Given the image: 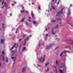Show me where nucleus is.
Masks as SVG:
<instances>
[{"label":"nucleus","instance_id":"f257e3e1","mask_svg":"<svg viewBox=\"0 0 73 73\" xmlns=\"http://www.w3.org/2000/svg\"><path fill=\"white\" fill-rule=\"evenodd\" d=\"M59 60L58 59L56 60L55 64L56 66L58 67V69L60 73H66V68L65 66V60H64L62 64V66H60L59 65Z\"/></svg>","mask_w":73,"mask_h":73},{"label":"nucleus","instance_id":"f03ea898","mask_svg":"<svg viewBox=\"0 0 73 73\" xmlns=\"http://www.w3.org/2000/svg\"><path fill=\"white\" fill-rule=\"evenodd\" d=\"M12 52L13 54L11 55V57L14 62L13 65H15V64L16 62V54H15V51H12Z\"/></svg>","mask_w":73,"mask_h":73},{"label":"nucleus","instance_id":"7ed1b4c3","mask_svg":"<svg viewBox=\"0 0 73 73\" xmlns=\"http://www.w3.org/2000/svg\"><path fill=\"white\" fill-rule=\"evenodd\" d=\"M1 2L2 1V5H3L2 8L3 9H6L7 8V5L6 4L5 2H4V0H0Z\"/></svg>","mask_w":73,"mask_h":73},{"label":"nucleus","instance_id":"20e7f679","mask_svg":"<svg viewBox=\"0 0 73 73\" xmlns=\"http://www.w3.org/2000/svg\"><path fill=\"white\" fill-rule=\"evenodd\" d=\"M45 55H44L42 57L38 59V61H40L41 63H43L45 61Z\"/></svg>","mask_w":73,"mask_h":73},{"label":"nucleus","instance_id":"39448f33","mask_svg":"<svg viewBox=\"0 0 73 73\" xmlns=\"http://www.w3.org/2000/svg\"><path fill=\"white\" fill-rule=\"evenodd\" d=\"M70 9H68V13L67 14V20H69V19L70 18L69 17V16H70Z\"/></svg>","mask_w":73,"mask_h":73},{"label":"nucleus","instance_id":"423d86ee","mask_svg":"<svg viewBox=\"0 0 73 73\" xmlns=\"http://www.w3.org/2000/svg\"><path fill=\"white\" fill-rule=\"evenodd\" d=\"M32 36V35H30L29 36V37H27L25 38V42L24 43H23V45H24L25 44V43H26V42L28 40H29V37H30Z\"/></svg>","mask_w":73,"mask_h":73},{"label":"nucleus","instance_id":"0eeeda50","mask_svg":"<svg viewBox=\"0 0 73 73\" xmlns=\"http://www.w3.org/2000/svg\"><path fill=\"white\" fill-rule=\"evenodd\" d=\"M18 46V44H15L13 45V46L11 48V50H12L14 48H15V50L16 52V49L17 48V47Z\"/></svg>","mask_w":73,"mask_h":73},{"label":"nucleus","instance_id":"6e6552de","mask_svg":"<svg viewBox=\"0 0 73 73\" xmlns=\"http://www.w3.org/2000/svg\"><path fill=\"white\" fill-rule=\"evenodd\" d=\"M53 45V43L50 44L46 47L45 49H50V48H51V46H52Z\"/></svg>","mask_w":73,"mask_h":73},{"label":"nucleus","instance_id":"1a4fd4ad","mask_svg":"<svg viewBox=\"0 0 73 73\" xmlns=\"http://www.w3.org/2000/svg\"><path fill=\"white\" fill-rule=\"evenodd\" d=\"M63 9H64V8L62 9L60 12H58L56 15V16H59L60 15V13H62V11H63Z\"/></svg>","mask_w":73,"mask_h":73},{"label":"nucleus","instance_id":"9d476101","mask_svg":"<svg viewBox=\"0 0 73 73\" xmlns=\"http://www.w3.org/2000/svg\"><path fill=\"white\" fill-rule=\"evenodd\" d=\"M65 52H67V53H69V51H64L63 52H62L61 54H60V56L61 57L62 55H63V53H65Z\"/></svg>","mask_w":73,"mask_h":73},{"label":"nucleus","instance_id":"9b49d317","mask_svg":"<svg viewBox=\"0 0 73 73\" xmlns=\"http://www.w3.org/2000/svg\"><path fill=\"white\" fill-rule=\"evenodd\" d=\"M61 18H59V19H56V20H52V21H51V23H54V22H55L56 20H57V21H60L61 20Z\"/></svg>","mask_w":73,"mask_h":73},{"label":"nucleus","instance_id":"f8f14e48","mask_svg":"<svg viewBox=\"0 0 73 73\" xmlns=\"http://www.w3.org/2000/svg\"><path fill=\"white\" fill-rule=\"evenodd\" d=\"M2 54H3V55L2 56L3 57V60H4L5 58L4 57V54H5V52H4L3 51L2 52Z\"/></svg>","mask_w":73,"mask_h":73},{"label":"nucleus","instance_id":"ddd939ff","mask_svg":"<svg viewBox=\"0 0 73 73\" xmlns=\"http://www.w3.org/2000/svg\"><path fill=\"white\" fill-rule=\"evenodd\" d=\"M31 16L33 19H35V15H34V14L33 13V12L32 11H31Z\"/></svg>","mask_w":73,"mask_h":73},{"label":"nucleus","instance_id":"4468645a","mask_svg":"<svg viewBox=\"0 0 73 73\" xmlns=\"http://www.w3.org/2000/svg\"><path fill=\"white\" fill-rule=\"evenodd\" d=\"M51 33L52 34V35H54L56 33V31H54L53 30V29H52V30L51 31Z\"/></svg>","mask_w":73,"mask_h":73},{"label":"nucleus","instance_id":"2eb2a0df","mask_svg":"<svg viewBox=\"0 0 73 73\" xmlns=\"http://www.w3.org/2000/svg\"><path fill=\"white\" fill-rule=\"evenodd\" d=\"M54 72H55V73H56L57 72V69H56V66H54Z\"/></svg>","mask_w":73,"mask_h":73},{"label":"nucleus","instance_id":"dca6fc26","mask_svg":"<svg viewBox=\"0 0 73 73\" xmlns=\"http://www.w3.org/2000/svg\"><path fill=\"white\" fill-rule=\"evenodd\" d=\"M26 69V67L23 68L22 70V72H24Z\"/></svg>","mask_w":73,"mask_h":73},{"label":"nucleus","instance_id":"f3484780","mask_svg":"<svg viewBox=\"0 0 73 73\" xmlns=\"http://www.w3.org/2000/svg\"><path fill=\"white\" fill-rule=\"evenodd\" d=\"M49 70V68L47 67V68L45 70V71L46 72H48V71Z\"/></svg>","mask_w":73,"mask_h":73},{"label":"nucleus","instance_id":"a211bd4d","mask_svg":"<svg viewBox=\"0 0 73 73\" xmlns=\"http://www.w3.org/2000/svg\"><path fill=\"white\" fill-rule=\"evenodd\" d=\"M25 19V17H23V18L22 19L21 21V22H23V21H24Z\"/></svg>","mask_w":73,"mask_h":73},{"label":"nucleus","instance_id":"6ab92c4d","mask_svg":"<svg viewBox=\"0 0 73 73\" xmlns=\"http://www.w3.org/2000/svg\"><path fill=\"white\" fill-rule=\"evenodd\" d=\"M30 19H31V17H29L28 20L29 22H31V20Z\"/></svg>","mask_w":73,"mask_h":73},{"label":"nucleus","instance_id":"aec40b11","mask_svg":"<svg viewBox=\"0 0 73 73\" xmlns=\"http://www.w3.org/2000/svg\"><path fill=\"white\" fill-rule=\"evenodd\" d=\"M25 11L24 10H21V13H24Z\"/></svg>","mask_w":73,"mask_h":73},{"label":"nucleus","instance_id":"412c9836","mask_svg":"<svg viewBox=\"0 0 73 73\" xmlns=\"http://www.w3.org/2000/svg\"><path fill=\"white\" fill-rule=\"evenodd\" d=\"M48 36V34H46L45 35V37L46 39V37Z\"/></svg>","mask_w":73,"mask_h":73},{"label":"nucleus","instance_id":"4be33fe9","mask_svg":"<svg viewBox=\"0 0 73 73\" xmlns=\"http://www.w3.org/2000/svg\"><path fill=\"white\" fill-rule=\"evenodd\" d=\"M25 49H26L25 47H24L22 49V51H23V52H24V51L25 50Z\"/></svg>","mask_w":73,"mask_h":73},{"label":"nucleus","instance_id":"5701e85b","mask_svg":"<svg viewBox=\"0 0 73 73\" xmlns=\"http://www.w3.org/2000/svg\"><path fill=\"white\" fill-rule=\"evenodd\" d=\"M49 64V62H48L47 63L45 64V66H48V65Z\"/></svg>","mask_w":73,"mask_h":73},{"label":"nucleus","instance_id":"b1692460","mask_svg":"<svg viewBox=\"0 0 73 73\" xmlns=\"http://www.w3.org/2000/svg\"><path fill=\"white\" fill-rule=\"evenodd\" d=\"M33 24H34V25H35V24H36V22L35 21H33Z\"/></svg>","mask_w":73,"mask_h":73},{"label":"nucleus","instance_id":"393cba45","mask_svg":"<svg viewBox=\"0 0 73 73\" xmlns=\"http://www.w3.org/2000/svg\"><path fill=\"white\" fill-rule=\"evenodd\" d=\"M4 25H5V23H3L2 24V27L3 28H4Z\"/></svg>","mask_w":73,"mask_h":73},{"label":"nucleus","instance_id":"a878e982","mask_svg":"<svg viewBox=\"0 0 73 73\" xmlns=\"http://www.w3.org/2000/svg\"><path fill=\"white\" fill-rule=\"evenodd\" d=\"M55 29H57V28H58V25H57L55 27Z\"/></svg>","mask_w":73,"mask_h":73},{"label":"nucleus","instance_id":"bb28decb","mask_svg":"<svg viewBox=\"0 0 73 73\" xmlns=\"http://www.w3.org/2000/svg\"><path fill=\"white\" fill-rule=\"evenodd\" d=\"M55 40H58V41L60 40V39H59V38H58L57 37H56L55 38Z\"/></svg>","mask_w":73,"mask_h":73},{"label":"nucleus","instance_id":"cd10ccee","mask_svg":"<svg viewBox=\"0 0 73 73\" xmlns=\"http://www.w3.org/2000/svg\"><path fill=\"white\" fill-rule=\"evenodd\" d=\"M70 50H71V51H73V49H72V48L71 47H70Z\"/></svg>","mask_w":73,"mask_h":73},{"label":"nucleus","instance_id":"c85d7f7f","mask_svg":"<svg viewBox=\"0 0 73 73\" xmlns=\"http://www.w3.org/2000/svg\"><path fill=\"white\" fill-rule=\"evenodd\" d=\"M6 62H8V58H7V57H6Z\"/></svg>","mask_w":73,"mask_h":73},{"label":"nucleus","instance_id":"c756f323","mask_svg":"<svg viewBox=\"0 0 73 73\" xmlns=\"http://www.w3.org/2000/svg\"><path fill=\"white\" fill-rule=\"evenodd\" d=\"M3 42H4V40L3 39L1 40V42H2V43H3Z\"/></svg>","mask_w":73,"mask_h":73},{"label":"nucleus","instance_id":"7c9ffc66","mask_svg":"<svg viewBox=\"0 0 73 73\" xmlns=\"http://www.w3.org/2000/svg\"><path fill=\"white\" fill-rule=\"evenodd\" d=\"M70 44H71L72 45H73V41L70 42Z\"/></svg>","mask_w":73,"mask_h":73},{"label":"nucleus","instance_id":"2f4dec72","mask_svg":"<svg viewBox=\"0 0 73 73\" xmlns=\"http://www.w3.org/2000/svg\"><path fill=\"white\" fill-rule=\"evenodd\" d=\"M26 13H28V11H25Z\"/></svg>","mask_w":73,"mask_h":73},{"label":"nucleus","instance_id":"473e14b6","mask_svg":"<svg viewBox=\"0 0 73 73\" xmlns=\"http://www.w3.org/2000/svg\"><path fill=\"white\" fill-rule=\"evenodd\" d=\"M25 24H26V25H27V26H28V23H26Z\"/></svg>","mask_w":73,"mask_h":73},{"label":"nucleus","instance_id":"72a5a7b5","mask_svg":"<svg viewBox=\"0 0 73 73\" xmlns=\"http://www.w3.org/2000/svg\"><path fill=\"white\" fill-rule=\"evenodd\" d=\"M21 40H22V38L19 39V42H20V41H21Z\"/></svg>","mask_w":73,"mask_h":73},{"label":"nucleus","instance_id":"f704fd0d","mask_svg":"<svg viewBox=\"0 0 73 73\" xmlns=\"http://www.w3.org/2000/svg\"><path fill=\"white\" fill-rule=\"evenodd\" d=\"M12 6H13V5H15V4L14 3H12L11 4Z\"/></svg>","mask_w":73,"mask_h":73},{"label":"nucleus","instance_id":"c9c22d12","mask_svg":"<svg viewBox=\"0 0 73 73\" xmlns=\"http://www.w3.org/2000/svg\"><path fill=\"white\" fill-rule=\"evenodd\" d=\"M52 8L53 9H55V7H54V6H52Z\"/></svg>","mask_w":73,"mask_h":73},{"label":"nucleus","instance_id":"e433bc0d","mask_svg":"<svg viewBox=\"0 0 73 73\" xmlns=\"http://www.w3.org/2000/svg\"><path fill=\"white\" fill-rule=\"evenodd\" d=\"M58 47H57L55 48V49H58Z\"/></svg>","mask_w":73,"mask_h":73},{"label":"nucleus","instance_id":"4c0bfd02","mask_svg":"<svg viewBox=\"0 0 73 73\" xmlns=\"http://www.w3.org/2000/svg\"><path fill=\"white\" fill-rule=\"evenodd\" d=\"M60 3V1H59L57 3V4H58Z\"/></svg>","mask_w":73,"mask_h":73},{"label":"nucleus","instance_id":"58836bf2","mask_svg":"<svg viewBox=\"0 0 73 73\" xmlns=\"http://www.w3.org/2000/svg\"><path fill=\"white\" fill-rule=\"evenodd\" d=\"M55 0V3H56L57 2V0ZM54 0H52V1H54Z\"/></svg>","mask_w":73,"mask_h":73},{"label":"nucleus","instance_id":"ea45409f","mask_svg":"<svg viewBox=\"0 0 73 73\" xmlns=\"http://www.w3.org/2000/svg\"><path fill=\"white\" fill-rule=\"evenodd\" d=\"M70 7H72V4H70Z\"/></svg>","mask_w":73,"mask_h":73},{"label":"nucleus","instance_id":"a19ab883","mask_svg":"<svg viewBox=\"0 0 73 73\" xmlns=\"http://www.w3.org/2000/svg\"><path fill=\"white\" fill-rule=\"evenodd\" d=\"M13 3H15V4H16V2H15V1H13Z\"/></svg>","mask_w":73,"mask_h":73},{"label":"nucleus","instance_id":"79ce46f5","mask_svg":"<svg viewBox=\"0 0 73 73\" xmlns=\"http://www.w3.org/2000/svg\"><path fill=\"white\" fill-rule=\"evenodd\" d=\"M17 31H18V30H17L15 32L16 33H17Z\"/></svg>","mask_w":73,"mask_h":73},{"label":"nucleus","instance_id":"37998d69","mask_svg":"<svg viewBox=\"0 0 73 73\" xmlns=\"http://www.w3.org/2000/svg\"><path fill=\"white\" fill-rule=\"evenodd\" d=\"M69 41H72V40H71V39H70L69 40Z\"/></svg>","mask_w":73,"mask_h":73},{"label":"nucleus","instance_id":"c03bdc74","mask_svg":"<svg viewBox=\"0 0 73 73\" xmlns=\"http://www.w3.org/2000/svg\"><path fill=\"white\" fill-rule=\"evenodd\" d=\"M10 15L11 16H12V13H11Z\"/></svg>","mask_w":73,"mask_h":73},{"label":"nucleus","instance_id":"a18cd8bd","mask_svg":"<svg viewBox=\"0 0 73 73\" xmlns=\"http://www.w3.org/2000/svg\"><path fill=\"white\" fill-rule=\"evenodd\" d=\"M38 9H40V6H39V8H38Z\"/></svg>","mask_w":73,"mask_h":73},{"label":"nucleus","instance_id":"49530a36","mask_svg":"<svg viewBox=\"0 0 73 73\" xmlns=\"http://www.w3.org/2000/svg\"><path fill=\"white\" fill-rule=\"evenodd\" d=\"M60 25H62V23H60Z\"/></svg>","mask_w":73,"mask_h":73},{"label":"nucleus","instance_id":"de8ad7c7","mask_svg":"<svg viewBox=\"0 0 73 73\" xmlns=\"http://www.w3.org/2000/svg\"><path fill=\"white\" fill-rule=\"evenodd\" d=\"M45 30H46V31H48V30L46 29V28Z\"/></svg>","mask_w":73,"mask_h":73},{"label":"nucleus","instance_id":"09e8293b","mask_svg":"<svg viewBox=\"0 0 73 73\" xmlns=\"http://www.w3.org/2000/svg\"><path fill=\"white\" fill-rule=\"evenodd\" d=\"M32 5H33V4H34V3L33 2L32 3Z\"/></svg>","mask_w":73,"mask_h":73},{"label":"nucleus","instance_id":"8fccbe9b","mask_svg":"<svg viewBox=\"0 0 73 73\" xmlns=\"http://www.w3.org/2000/svg\"><path fill=\"white\" fill-rule=\"evenodd\" d=\"M1 62L0 63V66H1Z\"/></svg>","mask_w":73,"mask_h":73},{"label":"nucleus","instance_id":"3c124183","mask_svg":"<svg viewBox=\"0 0 73 73\" xmlns=\"http://www.w3.org/2000/svg\"><path fill=\"white\" fill-rule=\"evenodd\" d=\"M40 43L39 45H38V46H40Z\"/></svg>","mask_w":73,"mask_h":73},{"label":"nucleus","instance_id":"603ef678","mask_svg":"<svg viewBox=\"0 0 73 73\" xmlns=\"http://www.w3.org/2000/svg\"><path fill=\"white\" fill-rule=\"evenodd\" d=\"M22 8L23 9H24V7H23Z\"/></svg>","mask_w":73,"mask_h":73},{"label":"nucleus","instance_id":"864d4df0","mask_svg":"<svg viewBox=\"0 0 73 73\" xmlns=\"http://www.w3.org/2000/svg\"><path fill=\"white\" fill-rule=\"evenodd\" d=\"M42 44H44V42H43V43H42Z\"/></svg>","mask_w":73,"mask_h":73},{"label":"nucleus","instance_id":"5fc2aeb1","mask_svg":"<svg viewBox=\"0 0 73 73\" xmlns=\"http://www.w3.org/2000/svg\"><path fill=\"white\" fill-rule=\"evenodd\" d=\"M50 10L52 11V9H51V8L50 9Z\"/></svg>","mask_w":73,"mask_h":73},{"label":"nucleus","instance_id":"6e6d98bb","mask_svg":"<svg viewBox=\"0 0 73 73\" xmlns=\"http://www.w3.org/2000/svg\"><path fill=\"white\" fill-rule=\"evenodd\" d=\"M48 29H49V27H48Z\"/></svg>","mask_w":73,"mask_h":73},{"label":"nucleus","instance_id":"4d7b16f0","mask_svg":"<svg viewBox=\"0 0 73 73\" xmlns=\"http://www.w3.org/2000/svg\"><path fill=\"white\" fill-rule=\"evenodd\" d=\"M8 9H9V8H10V7H8Z\"/></svg>","mask_w":73,"mask_h":73},{"label":"nucleus","instance_id":"13d9d810","mask_svg":"<svg viewBox=\"0 0 73 73\" xmlns=\"http://www.w3.org/2000/svg\"><path fill=\"white\" fill-rule=\"evenodd\" d=\"M25 35H23V37H24V36Z\"/></svg>","mask_w":73,"mask_h":73},{"label":"nucleus","instance_id":"bf43d9fd","mask_svg":"<svg viewBox=\"0 0 73 73\" xmlns=\"http://www.w3.org/2000/svg\"><path fill=\"white\" fill-rule=\"evenodd\" d=\"M0 30H1V29H0Z\"/></svg>","mask_w":73,"mask_h":73},{"label":"nucleus","instance_id":"052dcab7","mask_svg":"<svg viewBox=\"0 0 73 73\" xmlns=\"http://www.w3.org/2000/svg\"><path fill=\"white\" fill-rule=\"evenodd\" d=\"M19 73H20V72H19Z\"/></svg>","mask_w":73,"mask_h":73}]
</instances>
